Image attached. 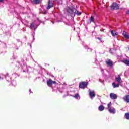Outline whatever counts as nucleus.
Instances as JSON below:
<instances>
[{
  "instance_id": "f257e3e1",
  "label": "nucleus",
  "mask_w": 129,
  "mask_h": 129,
  "mask_svg": "<svg viewBox=\"0 0 129 129\" xmlns=\"http://www.w3.org/2000/svg\"><path fill=\"white\" fill-rule=\"evenodd\" d=\"M67 11L69 14H70L72 17H75V15H77V16H79V15H81V12L79 11H77L76 9L75 8H70V7H68L67 8Z\"/></svg>"
},
{
  "instance_id": "f03ea898",
  "label": "nucleus",
  "mask_w": 129,
  "mask_h": 129,
  "mask_svg": "<svg viewBox=\"0 0 129 129\" xmlns=\"http://www.w3.org/2000/svg\"><path fill=\"white\" fill-rule=\"evenodd\" d=\"M87 85H88V82H82L79 84V88L84 89V88L86 87Z\"/></svg>"
},
{
  "instance_id": "7ed1b4c3",
  "label": "nucleus",
  "mask_w": 129,
  "mask_h": 129,
  "mask_svg": "<svg viewBox=\"0 0 129 129\" xmlns=\"http://www.w3.org/2000/svg\"><path fill=\"white\" fill-rule=\"evenodd\" d=\"M56 82L55 81H52L51 79H49L47 81V84L48 86L51 87L52 86V84H56Z\"/></svg>"
},
{
  "instance_id": "20e7f679",
  "label": "nucleus",
  "mask_w": 129,
  "mask_h": 129,
  "mask_svg": "<svg viewBox=\"0 0 129 129\" xmlns=\"http://www.w3.org/2000/svg\"><path fill=\"white\" fill-rule=\"evenodd\" d=\"M89 95L91 99H92L93 97H95V92L94 91H91V90L89 89Z\"/></svg>"
},
{
  "instance_id": "39448f33",
  "label": "nucleus",
  "mask_w": 129,
  "mask_h": 129,
  "mask_svg": "<svg viewBox=\"0 0 129 129\" xmlns=\"http://www.w3.org/2000/svg\"><path fill=\"white\" fill-rule=\"evenodd\" d=\"M118 4L116 3H114L111 7V10H117L118 9Z\"/></svg>"
},
{
  "instance_id": "423d86ee",
  "label": "nucleus",
  "mask_w": 129,
  "mask_h": 129,
  "mask_svg": "<svg viewBox=\"0 0 129 129\" xmlns=\"http://www.w3.org/2000/svg\"><path fill=\"white\" fill-rule=\"evenodd\" d=\"M110 98L113 100L117 99V95L113 93H111L110 94Z\"/></svg>"
},
{
  "instance_id": "0eeeda50",
  "label": "nucleus",
  "mask_w": 129,
  "mask_h": 129,
  "mask_svg": "<svg viewBox=\"0 0 129 129\" xmlns=\"http://www.w3.org/2000/svg\"><path fill=\"white\" fill-rule=\"evenodd\" d=\"M54 7V4L51 1H49L47 7H46L47 10H50L51 8H53Z\"/></svg>"
},
{
  "instance_id": "6e6552de",
  "label": "nucleus",
  "mask_w": 129,
  "mask_h": 129,
  "mask_svg": "<svg viewBox=\"0 0 129 129\" xmlns=\"http://www.w3.org/2000/svg\"><path fill=\"white\" fill-rule=\"evenodd\" d=\"M106 64H107V65L108 66H110V67H112L113 62L110 59L106 61Z\"/></svg>"
},
{
  "instance_id": "1a4fd4ad",
  "label": "nucleus",
  "mask_w": 129,
  "mask_h": 129,
  "mask_svg": "<svg viewBox=\"0 0 129 129\" xmlns=\"http://www.w3.org/2000/svg\"><path fill=\"white\" fill-rule=\"evenodd\" d=\"M108 109V111L111 113H113V114H114L115 113V109L113 107L109 108Z\"/></svg>"
},
{
  "instance_id": "9d476101",
  "label": "nucleus",
  "mask_w": 129,
  "mask_h": 129,
  "mask_svg": "<svg viewBox=\"0 0 129 129\" xmlns=\"http://www.w3.org/2000/svg\"><path fill=\"white\" fill-rule=\"evenodd\" d=\"M123 99L124 101H125V102L129 103V95H127L125 96L124 97H123Z\"/></svg>"
},
{
  "instance_id": "9b49d317",
  "label": "nucleus",
  "mask_w": 129,
  "mask_h": 129,
  "mask_svg": "<svg viewBox=\"0 0 129 129\" xmlns=\"http://www.w3.org/2000/svg\"><path fill=\"white\" fill-rule=\"evenodd\" d=\"M111 33L113 37H115V36L118 35V33L114 30H112Z\"/></svg>"
},
{
  "instance_id": "f8f14e48",
  "label": "nucleus",
  "mask_w": 129,
  "mask_h": 129,
  "mask_svg": "<svg viewBox=\"0 0 129 129\" xmlns=\"http://www.w3.org/2000/svg\"><path fill=\"white\" fill-rule=\"evenodd\" d=\"M122 35L124 37V38H125L126 39H128V34H127V33H126L125 31L123 32Z\"/></svg>"
},
{
  "instance_id": "ddd939ff",
  "label": "nucleus",
  "mask_w": 129,
  "mask_h": 129,
  "mask_svg": "<svg viewBox=\"0 0 129 129\" xmlns=\"http://www.w3.org/2000/svg\"><path fill=\"white\" fill-rule=\"evenodd\" d=\"M121 62H122V63H124L126 65L129 66V59H124L122 60Z\"/></svg>"
},
{
  "instance_id": "4468645a",
  "label": "nucleus",
  "mask_w": 129,
  "mask_h": 129,
  "mask_svg": "<svg viewBox=\"0 0 129 129\" xmlns=\"http://www.w3.org/2000/svg\"><path fill=\"white\" fill-rule=\"evenodd\" d=\"M36 26H37V24H36V22L31 23L30 29H33V28H35Z\"/></svg>"
},
{
  "instance_id": "2eb2a0df",
  "label": "nucleus",
  "mask_w": 129,
  "mask_h": 129,
  "mask_svg": "<svg viewBox=\"0 0 129 129\" xmlns=\"http://www.w3.org/2000/svg\"><path fill=\"white\" fill-rule=\"evenodd\" d=\"M116 81L118 82V83H120V81H121V78L120 76H118V77L115 78Z\"/></svg>"
},
{
  "instance_id": "dca6fc26",
  "label": "nucleus",
  "mask_w": 129,
  "mask_h": 129,
  "mask_svg": "<svg viewBox=\"0 0 129 129\" xmlns=\"http://www.w3.org/2000/svg\"><path fill=\"white\" fill-rule=\"evenodd\" d=\"M112 86L113 88H116V87H119V84H115V83L113 82L112 83Z\"/></svg>"
},
{
  "instance_id": "f3484780",
  "label": "nucleus",
  "mask_w": 129,
  "mask_h": 129,
  "mask_svg": "<svg viewBox=\"0 0 129 129\" xmlns=\"http://www.w3.org/2000/svg\"><path fill=\"white\" fill-rule=\"evenodd\" d=\"M99 110L100 111H103V110H104V106H102V105H100L99 107Z\"/></svg>"
},
{
  "instance_id": "a211bd4d",
  "label": "nucleus",
  "mask_w": 129,
  "mask_h": 129,
  "mask_svg": "<svg viewBox=\"0 0 129 129\" xmlns=\"http://www.w3.org/2000/svg\"><path fill=\"white\" fill-rule=\"evenodd\" d=\"M41 0H33L32 1L33 4H39Z\"/></svg>"
},
{
  "instance_id": "6ab92c4d",
  "label": "nucleus",
  "mask_w": 129,
  "mask_h": 129,
  "mask_svg": "<svg viewBox=\"0 0 129 129\" xmlns=\"http://www.w3.org/2000/svg\"><path fill=\"white\" fill-rule=\"evenodd\" d=\"M92 22H93V23H94V18L92 16H91L90 19V22L91 23Z\"/></svg>"
},
{
  "instance_id": "aec40b11",
  "label": "nucleus",
  "mask_w": 129,
  "mask_h": 129,
  "mask_svg": "<svg viewBox=\"0 0 129 129\" xmlns=\"http://www.w3.org/2000/svg\"><path fill=\"white\" fill-rule=\"evenodd\" d=\"M125 118H126V119H129V113H125Z\"/></svg>"
},
{
  "instance_id": "412c9836",
  "label": "nucleus",
  "mask_w": 129,
  "mask_h": 129,
  "mask_svg": "<svg viewBox=\"0 0 129 129\" xmlns=\"http://www.w3.org/2000/svg\"><path fill=\"white\" fill-rule=\"evenodd\" d=\"M22 68H23L24 71H27V70H28V69L27 68L26 66H24Z\"/></svg>"
},
{
  "instance_id": "4be33fe9",
  "label": "nucleus",
  "mask_w": 129,
  "mask_h": 129,
  "mask_svg": "<svg viewBox=\"0 0 129 129\" xmlns=\"http://www.w3.org/2000/svg\"><path fill=\"white\" fill-rule=\"evenodd\" d=\"M111 105H112L111 102H110L109 104H108V109L109 108H111Z\"/></svg>"
},
{
  "instance_id": "5701e85b",
  "label": "nucleus",
  "mask_w": 129,
  "mask_h": 129,
  "mask_svg": "<svg viewBox=\"0 0 129 129\" xmlns=\"http://www.w3.org/2000/svg\"><path fill=\"white\" fill-rule=\"evenodd\" d=\"M74 97L75 98H78L79 97V95H78V94H76L75 96Z\"/></svg>"
},
{
  "instance_id": "b1692460",
  "label": "nucleus",
  "mask_w": 129,
  "mask_h": 129,
  "mask_svg": "<svg viewBox=\"0 0 129 129\" xmlns=\"http://www.w3.org/2000/svg\"><path fill=\"white\" fill-rule=\"evenodd\" d=\"M12 85H14V86L16 85V81H13V82L12 83Z\"/></svg>"
},
{
  "instance_id": "393cba45",
  "label": "nucleus",
  "mask_w": 129,
  "mask_h": 129,
  "mask_svg": "<svg viewBox=\"0 0 129 129\" xmlns=\"http://www.w3.org/2000/svg\"><path fill=\"white\" fill-rule=\"evenodd\" d=\"M126 49L127 51H129V46H128Z\"/></svg>"
},
{
  "instance_id": "a878e982",
  "label": "nucleus",
  "mask_w": 129,
  "mask_h": 129,
  "mask_svg": "<svg viewBox=\"0 0 129 129\" xmlns=\"http://www.w3.org/2000/svg\"><path fill=\"white\" fill-rule=\"evenodd\" d=\"M98 39L99 40V41H101V39L100 38H98Z\"/></svg>"
},
{
  "instance_id": "bb28decb",
  "label": "nucleus",
  "mask_w": 129,
  "mask_h": 129,
  "mask_svg": "<svg viewBox=\"0 0 129 129\" xmlns=\"http://www.w3.org/2000/svg\"><path fill=\"white\" fill-rule=\"evenodd\" d=\"M4 2V0H0V3H3Z\"/></svg>"
},
{
  "instance_id": "cd10ccee",
  "label": "nucleus",
  "mask_w": 129,
  "mask_h": 129,
  "mask_svg": "<svg viewBox=\"0 0 129 129\" xmlns=\"http://www.w3.org/2000/svg\"><path fill=\"white\" fill-rule=\"evenodd\" d=\"M127 14H129V10L127 11Z\"/></svg>"
},
{
  "instance_id": "c85d7f7f",
  "label": "nucleus",
  "mask_w": 129,
  "mask_h": 129,
  "mask_svg": "<svg viewBox=\"0 0 129 129\" xmlns=\"http://www.w3.org/2000/svg\"><path fill=\"white\" fill-rule=\"evenodd\" d=\"M0 79H2V77L0 76Z\"/></svg>"
},
{
  "instance_id": "c756f323",
  "label": "nucleus",
  "mask_w": 129,
  "mask_h": 129,
  "mask_svg": "<svg viewBox=\"0 0 129 129\" xmlns=\"http://www.w3.org/2000/svg\"><path fill=\"white\" fill-rule=\"evenodd\" d=\"M110 52H111V49L110 50Z\"/></svg>"
},
{
  "instance_id": "7c9ffc66",
  "label": "nucleus",
  "mask_w": 129,
  "mask_h": 129,
  "mask_svg": "<svg viewBox=\"0 0 129 129\" xmlns=\"http://www.w3.org/2000/svg\"><path fill=\"white\" fill-rule=\"evenodd\" d=\"M13 75H16V74H14Z\"/></svg>"
},
{
  "instance_id": "2f4dec72",
  "label": "nucleus",
  "mask_w": 129,
  "mask_h": 129,
  "mask_svg": "<svg viewBox=\"0 0 129 129\" xmlns=\"http://www.w3.org/2000/svg\"><path fill=\"white\" fill-rule=\"evenodd\" d=\"M29 91L31 92V89L29 90Z\"/></svg>"
},
{
  "instance_id": "473e14b6",
  "label": "nucleus",
  "mask_w": 129,
  "mask_h": 129,
  "mask_svg": "<svg viewBox=\"0 0 129 129\" xmlns=\"http://www.w3.org/2000/svg\"><path fill=\"white\" fill-rule=\"evenodd\" d=\"M45 14H46V12H45Z\"/></svg>"
}]
</instances>
